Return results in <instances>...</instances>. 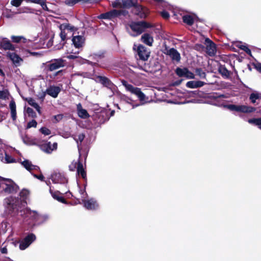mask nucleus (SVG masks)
Listing matches in <instances>:
<instances>
[{
  "instance_id": "nucleus-1",
  "label": "nucleus",
  "mask_w": 261,
  "mask_h": 261,
  "mask_svg": "<svg viewBox=\"0 0 261 261\" xmlns=\"http://www.w3.org/2000/svg\"><path fill=\"white\" fill-rule=\"evenodd\" d=\"M59 28L61 31L60 36L61 40V43L57 48L59 49L63 47L67 38L71 35H73L74 32L77 30V29L67 23L60 24Z\"/></svg>"
},
{
  "instance_id": "nucleus-2",
  "label": "nucleus",
  "mask_w": 261,
  "mask_h": 261,
  "mask_svg": "<svg viewBox=\"0 0 261 261\" xmlns=\"http://www.w3.org/2000/svg\"><path fill=\"white\" fill-rule=\"evenodd\" d=\"M128 31L133 36H136L141 34L146 29L153 27V25L145 21L134 22L129 24Z\"/></svg>"
},
{
  "instance_id": "nucleus-3",
  "label": "nucleus",
  "mask_w": 261,
  "mask_h": 261,
  "mask_svg": "<svg viewBox=\"0 0 261 261\" xmlns=\"http://www.w3.org/2000/svg\"><path fill=\"white\" fill-rule=\"evenodd\" d=\"M123 8H129L135 6V13L141 18H145L148 14V10L141 6H135L136 2L132 0H123Z\"/></svg>"
},
{
  "instance_id": "nucleus-4",
  "label": "nucleus",
  "mask_w": 261,
  "mask_h": 261,
  "mask_svg": "<svg viewBox=\"0 0 261 261\" xmlns=\"http://www.w3.org/2000/svg\"><path fill=\"white\" fill-rule=\"evenodd\" d=\"M122 83L127 91L136 95L138 97L140 101L141 102V105H143L146 102L147 98H146L145 94L142 92L140 89L137 87H135L132 85L128 84L125 81H123Z\"/></svg>"
},
{
  "instance_id": "nucleus-5",
  "label": "nucleus",
  "mask_w": 261,
  "mask_h": 261,
  "mask_svg": "<svg viewBox=\"0 0 261 261\" xmlns=\"http://www.w3.org/2000/svg\"><path fill=\"white\" fill-rule=\"evenodd\" d=\"M0 188L5 192L10 193L16 190L17 186L11 179L0 177Z\"/></svg>"
},
{
  "instance_id": "nucleus-6",
  "label": "nucleus",
  "mask_w": 261,
  "mask_h": 261,
  "mask_svg": "<svg viewBox=\"0 0 261 261\" xmlns=\"http://www.w3.org/2000/svg\"><path fill=\"white\" fill-rule=\"evenodd\" d=\"M0 188L5 192L10 193L16 190L17 186L11 179L0 177Z\"/></svg>"
},
{
  "instance_id": "nucleus-7",
  "label": "nucleus",
  "mask_w": 261,
  "mask_h": 261,
  "mask_svg": "<svg viewBox=\"0 0 261 261\" xmlns=\"http://www.w3.org/2000/svg\"><path fill=\"white\" fill-rule=\"evenodd\" d=\"M23 213L26 215V217L34 220L38 223H42L47 219V217L46 216L40 215L35 211H32L28 208L24 211Z\"/></svg>"
},
{
  "instance_id": "nucleus-8",
  "label": "nucleus",
  "mask_w": 261,
  "mask_h": 261,
  "mask_svg": "<svg viewBox=\"0 0 261 261\" xmlns=\"http://www.w3.org/2000/svg\"><path fill=\"white\" fill-rule=\"evenodd\" d=\"M84 193V191L82 193V194L83 195L82 198V201L84 203V206L88 210H95L98 208V204L94 199L91 198L88 200H85L86 197L85 196Z\"/></svg>"
},
{
  "instance_id": "nucleus-9",
  "label": "nucleus",
  "mask_w": 261,
  "mask_h": 261,
  "mask_svg": "<svg viewBox=\"0 0 261 261\" xmlns=\"http://www.w3.org/2000/svg\"><path fill=\"white\" fill-rule=\"evenodd\" d=\"M51 179L55 184H64L67 182V179L61 173H54L51 176Z\"/></svg>"
},
{
  "instance_id": "nucleus-10",
  "label": "nucleus",
  "mask_w": 261,
  "mask_h": 261,
  "mask_svg": "<svg viewBox=\"0 0 261 261\" xmlns=\"http://www.w3.org/2000/svg\"><path fill=\"white\" fill-rule=\"evenodd\" d=\"M63 66H64V62L61 59L54 60L46 65V67L50 71L58 69Z\"/></svg>"
},
{
  "instance_id": "nucleus-11",
  "label": "nucleus",
  "mask_w": 261,
  "mask_h": 261,
  "mask_svg": "<svg viewBox=\"0 0 261 261\" xmlns=\"http://www.w3.org/2000/svg\"><path fill=\"white\" fill-rule=\"evenodd\" d=\"M17 200L12 197H10L5 199V206L9 213H13L14 210L16 208V202Z\"/></svg>"
},
{
  "instance_id": "nucleus-12",
  "label": "nucleus",
  "mask_w": 261,
  "mask_h": 261,
  "mask_svg": "<svg viewBox=\"0 0 261 261\" xmlns=\"http://www.w3.org/2000/svg\"><path fill=\"white\" fill-rule=\"evenodd\" d=\"M206 52L210 56H213L216 53V47L215 44L208 38L205 39Z\"/></svg>"
},
{
  "instance_id": "nucleus-13",
  "label": "nucleus",
  "mask_w": 261,
  "mask_h": 261,
  "mask_svg": "<svg viewBox=\"0 0 261 261\" xmlns=\"http://www.w3.org/2000/svg\"><path fill=\"white\" fill-rule=\"evenodd\" d=\"M138 55L140 59L146 61L149 57L150 52L148 51L146 48L142 45H140L138 47Z\"/></svg>"
},
{
  "instance_id": "nucleus-14",
  "label": "nucleus",
  "mask_w": 261,
  "mask_h": 261,
  "mask_svg": "<svg viewBox=\"0 0 261 261\" xmlns=\"http://www.w3.org/2000/svg\"><path fill=\"white\" fill-rule=\"evenodd\" d=\"M176 73L180 77H186L190 79L194 78V74L187 68H177L176 70Z\"/></svg>"
},
{
  "instance_id": "nucleus-15",
  "label": "nucleus",
  "mask_w": 261,
  "mask_h": 261,
  "mask_svg": "<svg viewBox=\"0 0 261 261\" xmlns=\"http://www.w3.org/2000/svg\"><path fill=\"white\" fill-rule=\"evenodd\" d=\"M120 13V11L113 10L106 13L101 14L99 17L102 19H112L119 15Z\"/></svg>"
},
{
  "instance_id": "nucleus-16",
  "label": "nucleus",
  "mask_w": 261,
  "mask_h": 261,
  "mask_svg": "<svg viewBox=\"0 0 261 261\" xmlns=\"http://www.w3.org/2000/svg\"><path fill=\"white\" fill-rule=\"evenodd\" d=\"M72 41L74 46L79 48L82 47L84 44L85 38L83 36H75L73 37Z\"/></svg>"
},
{
  "instance_id": "nucleus-17",
  "label": "nucleus",
  "mask_w": 261,
  "mask_h": 261,
  "mask_svg": "<svg viewBox=\"0 0 261 261\" xmlns=\"http://www.w3.org/2000/svg\"><path fill=\"white\" fill-rule=\"evenodd\" d=\"M21 164L29 171L31 172L33 170H38L39 167L33 165L31 161L28 160H25L23 161L20 162Z\"/></svg>"
},
{
  "instance_id": "nucleus-18",
  "label": "nucleus",
  "mask_w": 261,
  "mask_h": 261,
  "mask_svg": "<svg viewBox=\"0 0 261 261\" xmlns=\"http://www.w3.org/2000/svg\"><path fill=\"white\" fill-rule=\"evenodd\" d=\"M61 91L60 87L58 86H50L46 91V93L52 96L54 98H56L58 96L59 92Z\"/></svg>"
},
{
  "instance_id": "nucleus-19",
  "label": "nucleus",
  "mask_w": 261,
  "mask_h": 261,
  "mask_svg": "<svg viewBox=\"0 0 261 261\" xmlns=\"http://www.w3.org/2000/svg\"><path fill=\"white\" fill-rule=\"evenodd\" d=\"M77 113L79 117L82 119H87L90 117L87 110L82 108V105H77Z\"/></svg>"
},
{
  "instance_id": "nucleus-20",
  "label": "nucleus",
  "mask_w": 261,
  "mask_h": 261,
  "mask_svg": "<svg viewBox=\"0 0 261 261\" xmlns=\"http://www.w3.org/2000/svg\"><path fill=\"white\" fill-rule=\"evenodd\" d=\"M166 54L169 55L172 59V60L179 61L180 59V56L179 53L176 49L173 48L169 49H167Z\"/></svg>"
},
{
  "instance_id": "nucleus-21",
  "label": "nucleus",
  "mask_w": 261,
  "mask_h": 261,
  "mask_svg": "<svg viewBox=\"0 0 261 261\" xmlns=\"http://www.w3.org/2000/svg\"><path fill=\"white\" fill-rule=\"evenodd\" d=\"M8 56L16 66L19 65L22 61V59L14 53H9Z\"/></svg>"
},
{
  "instance_id": "nucleus-22",
  "label": "nucleus",
  "mask_w": 261,
  "mask_h": 261,
  "mask_svg": "<svg viewBox=\"0 0 261 261\" xmlns=\"http://www.w3.org/2000/svg\"><path fill=\"white\" fill-rule=\"evenodd\" d=\"M141 40L144 43L149 46H151L153 42V37L147 33H145L142 36Z\"/></svg>"
},
{
  "instance_id": "nucleus-23",
  "label": "nucleus",
  "mask_w": 261,
  "mask_h": 261,
  "mask_svg": "<svg viewBox=\"0 0 261 261\" xmlns=\"http://www.w3.org/2000/svg\"><path fill=\"white\" fill-rule=\"evenodd\" d=\"M5 152V156L2 153H0V159L4 163H12L15 162V160L11 156L9 155L6 151Z\"/></svg>"
},
{
  "instance_id": "nucleus-24",
  "label": "nucleus",
  "mask_w": 261,
  "mask_h": 261,
  "mask_svg": "<svg viewBox=\"0 0 261 261\" xmlns=\"http://www.w3.org/2000/svg\"><path fill=\"white\" fill-rule=\"evenodd\" d=\"M204 84V83L201 81H191L188 82L186 84V86L190 88H196L203 86Z\"/></svg>"
},
{
  "instance_id": "nucleus-25",
  "label": "nucleus",
  "mask_w": 261,
  "mask_h": 261,
  "mask_svg": "<svg viewBox=\"0 0 261 261\" xmlns=\"http://www.w3.org/2000/svg\"><path fill=\"white\" fill-rule=\"evenodd\" d=\"M255 111V109L252 107L245 105H238V112L242 113H251Z\"/></svg>"
},
{
  "instance_id": "nucleus-26",
  "label": "nucleus",
  "mask_w": 261,
  "mask_h": 261,
  "mask_svg": "<svg viewBox=\"0 0 261 261\" xmlns=\"http://www.w3.org/2000/svg\"><path fill=\"white\" fill-rule=\"evenodd\" d=\"M1 46L4 49H9L13 50L14 47L13 45L10 43V41L6 39H4L1 43Z\"/></svg>"
},
{
  "instance_id": "nucleus-27",
  "label": "nucleus",
  "mask_w": 261,
  "mask_h": 261,
  "mask_svg": "<svg viewBox=\"0 0 261 261\" xmlns=\"http://www.w3.org/2000/svg\"><path fill=\"white\" fill-rule=\"evenodd\" d=\"M9 107L11 110V115L13 120H15L16 118V104L13 100H12L9 104Z\"/></svg>"
},
{
  "instance_id": "nucleus-28",
  "label": "nucleus",
  "mask_w": 261,
  "mask_h": 261,
  "mask_svg": "<svg viewBox=\"0 0 261 261\" xmlns=\"http://www.w3.org/2000/svg\"><path fill=\"white\" fill-rule=\"evenodd\" d=\"M45 149H44V151L47 153H51L53 150H56L57 148V143H54L51 144L50 142H48L45 145H44V147H46Z\"/></svg>"
},
{
  "instance_id": "nucleus-29",
  "label": "nucleus",
  "mask_w": 261,
  "mask_h": 261,
  "mask_svg": "<svg viewBox=\"0 0 261 261\" xmlns=\"http://www.w3.org/2000/svg\"><path fill=\"white\" fill-rule=\"evenodd\" d=\"M25 100L30 106L34 107L39 114L41 113L40 107L38 105V103L36 102L34 99L32 98H25Z\"/></svg>"
},
{
  "instance_id": "nucleus-30",
  "label": "nucleus",
  "mask_w": 261,
  "mask_h": 261,
  "mask_svg": "<svg viewBox=\"0 0 261 261\" xmlns=\"http://www.w3.org/2000/svg\"><path fill=\"white\" fill-rule=\"evenodd\" d=\"M196 17L190 15H186L182 17L183 21L189 25L193 24Z\"/></svg>"
},
{
  "instance_id": "nucleus-31",
  "label": "nucleus",
  "mask_w": 261,
  "mask_h": 261,
  "mask_svg": "<svg viewBox=\"0 0 261 261\" xmlns=\"http://www.w3.org/2000/svg\"><path fill=\"white\" fill-rule=\"evenodd\" d=\"M94 0H66L65 3L68 6H73L79 2L84 3H92Z\"/></svg>"
},
{
  "instance_id": "nucleus-32",
  "label": "nucleus",
  "mask_w": 261,
  "mask_h": 261,
  "mask_svg": "<svg viewBox=\"0 0 261 261\" xmlns=\"http://www.w3.org/2000/svg\"><path fill=\"white\" fill-rule=\"evenodd\" d=\"M77 172L79 175H81L83 178H86V173L85 171L82 163L79 162L77 167Z\"/></svg>"
},
{
  "instance_id": "nucleus-33",
  "label": "nucleus",
  "mask_w": 261,
  "mask_h": 261,
  "mask_svg": "<svg viewBox=\"0 0 261 261\" xmlns=\"http://www.w3.org/2000/svg\"><path fill=\"white\" fill-rule=\"evenodd\" d=\"M50 192L53 196V197L58 200L59 202H61L63 203H66L65 200L63 198V197L60 195V193L58 192H52L51 190H50Z\"/></svg>"
},
{
  "instance_id": "nucleus-34",
  "label": "nucleus",
  "mask_w": 261,
  "mask_h": 261,
  "mask_svg": "<svg viewBox=\"0 0 261 261\" xmlns=\"http://www.w3.org/2000/svg\"><path fill=\"white\" fill-rule=\"evenodd\" d=\"M23 240H24V242H27L28 244L29 243L30 245L36 240V236L33 233H30Z\"/></svg>"
},
{
  "instance_id": "nucleus-35",
  "label": "nucleus",
  "mask_w": 261,
  "mask_h": 261,
  "mask_svg": "<svg viewBox=\"0 0 261 261\" xmlns=\"http://www.w3.org/2000/svg\"><path fill=\"white\" fill-rule=\"evenodd\" d=\"M99 79L100 81L103 85H105L106 86H107L108 87L111 88L112 84L108 79H107L106 77H103V76H99Z\"/></svg>"
},
{
  "instance_id": "nucleus-36",
  "label": "nucleus",
  "mask_w": 261,
  "mask_h": 261,
  "mask_svg": "<svg viewBox=\"0 0 261 261\" xmlns=\"http://www.w3.org/2000/svg\"><path fill=\"white\" fill-rule=\"evenodd\" d=\"M9 95V92L7 89L0 91V99H6L8 98Z\"/></svg>"
},
{
  "instance_id": "nucleus-37",
  "label": "nucleus",
  "mask_w": 261,
  "mask_h": 261,
  "mask_svg": "<svg viewBox=\"0 0 261 261\" xmlns=\"http://www.w3.org/2000/svg\"><path fill=\"white\" fill-rule=\"evenodd\" d=\"M248 122L250 123L255 124L261 129V118L249 119Z\"/></svg>"
},
{
  "instance_id": "nucleus-38",
  "label": "nucleus",
  "mask_w": 261,
  "mask_h": 261,
  "mask_svg": "<svg viewBox=\"0 0 261 261\" xmlns=\"http://www.w3.org/2000/svg\"><path fill=\"white\" fill-rule=\"evenodd\" d=\"M219 71L222 75L226 77H228L229 75V71L224 67L220 66Z\"/></svg>"
},
{
  "instance_id": "nucleus-39",
  "label": "nucleus",
  "mask_w": 261,
  "mask_h": 261,
  "mask_svg": "<svg viewBox=\"0 0 261 261\" xmlns=\"http://www.w3.org/2000/svg\"><path fill=\"white\" fill-rule=\"evenodd\" d=\"M123 0H116L112 3L114 8H123Z\"/></svg>"
},
{
  "instance_id": "nucleus-40",
  "label": "nucleus",
  "mask_w": 261,
  "mask_h": 261,
  "mask_svg": "<svg viewBox=\"0 0 261 261\" xmlns=\"http://www.w3.org/2000/svg\"><path fill=\"white\" fill-rule=\"evenodd\" d=\"M72 137L78 144L79 142L81 143L83 141L85 138V135L84 134H80L77 136V138H76L75 136H72Z\"/></svg>"
},
{
  "instance_id": "nucleus-41",
  "label": "nucleus",
  "mask_w": 261,
  "mask_h": 261,
  "mask_svg": "<svg viewBox=\"0 0 261 261\" xmlns=\"http://www.w3.org/2000/svg\"><path fill=\"white\" fill-rule=\"evenodd\" d=\"M11 39L14 42H16V43H18L20 41H21V40L22 39H23V42H25V39L23 38L21 36H11Z\"/></svg>"
},
{
  "instance_id": "nucleus-42",
  "label": "nucleus",
  "mask_w": 261,
  "mask_h": 261,
  "mask_svg": "<svg viewBox=\"0 0 261 261\" xmlns=\"http://www.w3.org/2000/svg\"><path fill=\"white\" fill-rule=\"evenodd\" d=\"M30 246L29 243L28 244L27 242H24V240H23L22 241L20 242L19 245V249L20 250H24L27 248H28Z\"/></svg>"
},
{
  "instance_id": "nucleus-43",
  "label": "nucleus",
  "mask_w": 261,
  "mask_h": 261,
  "mask_svg": "<svg viewBox=\"0 0 261 261\" xmlns=\"http://www.w3.org/2000/svg\"><path fill=\"white\" fill-rule=\"evenodd\" d=\"M259 96L257 93H252L250 96V99L251 100L252 103H255L256 102V100L258 99Z\"/></svg>"
},
{
  "instance_id": "nucleus-44",
  "label": "nucleus",
  "mask_w": 261,
  "mask_h": 261,
  "mask_svg": "<svg viewBox=\"0 0 261 261\" xmlns=\"http://www.w3.org/2000/svg\"><path fill=\"white\" fill-rule=\"evenodd\" d=\"M40 132L44 135H49L51 134V131L48 128L45 127L41 128Z\"/></svg>"
},
{
  "instance_id": "nucleus-45",
  "label": "nucleus",
  "mask_w": 261,
  "mask_h": 261,
  "mask_svg": "<svg viewBox=\"0 0 261 261\" xmlns=\"http://www.w3.org/2000/svg\"><path fill=\"white\" fill-rule=\"evenodd\" d=\"M196 73L198 75L201 79H204L205 77V73L200 69H196Z\"/></svg>"
},
{
  "instance_id": "nucleus-46",
  "label": "nucleus",
  "mask_w": 261,
  "mask_h": 261,
  "mask_svg": "<svg viewBox=\"0 0 261 261\" xmlns=\"http://www.w3.org/2000/svg\"><path fill=\"white\" fill-rule=\"evenodd\" d=\"M37 123L36 120H32L31 121H30L27 125V128H30L31 127H36L37 126Z\"/></svg>"
},
{
  "instance_id": "nucleus-47",
  "label": "nucleus",
  "mask_w": 261,
  "mask_h": 261,
  "mask_svg": "<svg viewBox=\"0 0 261 261\" xmlns=\"http://www.w3.org/2000/svg\"><path fill=\"white\" fill-rule=\"evenodd\" d=\"M26 111L30 116L32 117H35L36 116L35 113L34 112L32 109L28 108L26 110Z\"/></svg>"
},
{
  "instance_id": "nucleus-48",
  "label": "nucleus",
  "mask_w": 261,
  "mask_h": 261,
  "mask_svg": "<svg viewBox=\"0 0 261 261\" xmlns=\"http://www.w3.org/2000/svg\"><path fill=\"white\" fill-rule=\"evenodd\" d=\"M226 107L231 111L238 112V105H229L226 106Z\"/></svg>"
},
{
  "instance_id": "nucleus-49",
  "label": "nucleus",
  "mask_w": 261,
  "mask_h": 261,
  "mask_svg": "<svg viewBox=\"0 0 261 261\" xmlns=\"http://www.w3.org/2000/svg\"><path fill=\"white\" fill-rule=\"evenodd\" d=\"M21 3H22L21 0H12L11 2V4L13 6L17 7H19L21 5Z\"/></svg>"
},
{
  "instance_id": "nucleus-50",
  "label": "nucleus",
  "mask_w": 261,
  "mask_h": 261,
  "mask_svg": "<svg viewBox=\"0 0 261 261\" xmlns=\"http://www.w3.org/2000/svg\"><path fill=\"white\" fill-rule=\"evenodd\" d=\"M77 165V162H73L70 165H69V168L70 170L71 171H74Z\"/></svg>"
},
{
  "instance_id": "nucleus-51",
  "label": "nucleus",
  "mask_w": 261,
  "mask_h": 261,
  "mask_svg": "<svg viewBox=\"0 0 261 261\" xmlns=\"http://www.w3.org/2000/svg\"><path fill=\"white\" fill-rule=\"evenodd\" d=\"M241 48L243 50H244L248 54H249V55L251 54V50L248 47H247L245 45H242L241 47Z\"/></svg>"
},
{
  "instance_id": "nucleus-52",
  "label": "nucleus",
  "mask_w": 261,
  "mask_h": 261,
  "mask_svg": "<svg viewBox=\"0 0 261 261\" xmlns=\"http://www.w3.org/2000/svg\"><path fill=\"white\" fill-rule=\"evenodd\" d=\"M161 15L165 19H168L169 17V14L165 11L161 12Z\"/></svg>"
},
{
  "instance_id": "nucleus-53",
  "label": "nucleus",
  "mask_w": 261,
  "mask_h": 261,
  "mask_svg": "<svg viewBox=\"0 0 261 261\" xmlns=\"http://www.w3.org/2000/svg\"><path fill=\"white\" fill-rule=\"evenodd\" d=\"M61 136L65 138H68L69 137L71 136L70 133L68 132L62 133Z\"/></svg>"
},
{
  "instance_id": "nucleus-54",
  "label": "nucleus",
  "mask_w": 261,
  "mask_h": 261,
  "mask_svg": "<svg viewBox=\"0 0 261 261\" xmlns=\"http://www.w3.org/2000/svg\"><path fill=\"white\" fill-rule=\"evenodd\" d=\"M29 194V191L26 190H22L20 193L21 196L26 197Z\"/></svg>"
},
{
  "instance_id": "nucleus-55",
  "label": "nucleus",
  "mask_w": 261,
  "mask_h": 261,
  "mask_svg": "<svg viewBox=\"0 0 261 261\" xmlns=\"http://www.w3.org/2000/svg\"><path fill=\"white\" fill-rule=\"evenodd\" d=\"M33 175L34 177H35L36 178H38V179H39L41 181L44 180V177L43 176V175H42V174H40L39 175H37L36 174H34Z\"/></svg>"
},
{
  "instance_id": "nucleus-56",
  "label": "nucleus",
  "mask_w": 261,
  "mask_h": 261,
  "mask_svg": "<svg viewBox=\"0 0 261 261\" xmlns=\"http://www.w3.org/2000/svg\"><path fill=\"white\" fill-rule=\"evenodd\" d=\"M34 3L38 4H42V3H45L46 2V0H34L33 1Z\"/></svg>"
},
{
  "instance_id": "nucleus-57",
  "label": "nucleus",
  "mask_w": 261,
  "mask_h": 261,
  "mask_svg": "<svg viewBox=\"0 0 261 261\" xmlns=\"http://www.w3.org/2000/svg\"><path fill=\"white\" fill-rule=\"evenodd\" d=\"M255 68L257 71L261 73V64L257 63L255 65Z\"/></svg>"
},
{
  "instance_id": "nucleus-58",
  "label": "nucleus",
  "mask_w": 261,
  "mask_h": 261,
  "mask_svg": "<svg viewBox=\"0 0 261 261\" xmlns=\"http://www.w3.org/2000/svg\"><path fill=\"white\" fill-rule=\"evenodd\" d=\"M40 5L41 6V7H42V8L44 10H48L47 7L45 3H42V4H40Z\"/></svg>"
},
{
  "instance_id": "nucleus-59",
  "label": "nucleus",
  "mask_w": 261,
  "mask_h": 261,
  "mask_svg": "<svg viewBox=\"0 0 261 261\" xmlns=\"http://www.w3.org/2000/svg\"><path fill=\"white\" fill-rule=\"evenodd\" d=\"M1 252L2 253L5 254L7 253V249L6 247H3L1 249Z\"/></svg>"
},
{
  "instance_id": "nucleus-60",
  "label": "nucleus",
  "mask_w": 261,
  "mask_h": 261,
  "mask_svg": "<svg viewBox=\"0 0 261 261\" xmlns=\"http://www.w3.org/2000/svg\"><path fill=\"white\" fill-rule=\"evenodd\" d=\"M55 118L58 120H59L60 119H61L62 118V115H57V116H56L55 117Z\"/></svg>"
},
{
  "instance_id": "nucleus-61",
  "label": "nucleus",
  "mask_w": 261,
  "mask_h": 261,
  "mask_svg": "<svg viewBox=\"0 0 261 261\" xmlns=\"http://www.w3.org/2000/svg\"><path fill=\"white\" fill-rule=\"evenodd\" d=\"M75 57H75V56L71 55H69V56H68V58L69 59H73V58H75Z\"/></svg>"
},
{
  "instance_id": "nucleus-62",
  "label": "nucleus",
  "mask_w": 261,
  "mask_h": 261,
  "mask_svg": "<svg viewBox=\"0 0 261 261\" xmlns=\"http://www.w3.org/2000/svg\"><path fill=\"white\" fill-rule=\"evenodd\" d=\"M0 74L3 76H5V73L1 69H0Z\"/></svg>"
},
{
  "instance_id": "nucleus-63",
  "label": "nucleus",
  "mask_w": 261,
  "mask_h": 261,
  "mask_svg": "<svg viewBox=\"0 0 261 261\" xmlns=\"http://www.w3.org/2000/svg\"><path fill=\"white\" fill-rule=\"evenodd\" d=\"M140 105H133V109H134L136 107L139 106Z\"/></svg>"
},
{
  "instance_id": "nucleus-64",
  "label": "nucleus",
  "mask_w": 261,
  "mask_h": 261,
  "mask_svg": "<svg viewBox=\"0 0 261 261\" xmlns=\"http://www.w3.org/2000/svg\"><path fill=\"white\" fill-rule=\"evenodd\" d=\"M45 95V93H43L42 96H41V98H43Z\"/></svg>"
}]
</instances>
